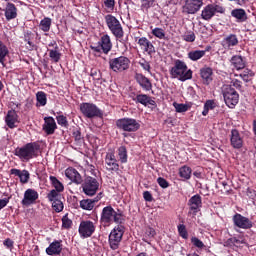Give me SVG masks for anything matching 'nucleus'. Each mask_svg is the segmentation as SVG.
Wrapping results in <instances>:
<instances>
[{"mask_svg":"<svg viewBox=\"0 0 256 256\" xmlns=\"http://www.w3.org/2000/svg\"><path fill=\"white\" fill-rule=\"evenodd\" d=\"M39 29L44 33H49L51 31V18L45 17L40 21Z\"/></svg>","mask_w":256,"mask_h":256,"instance_id":"42","label":"nucleus"},{"mask_svg":"<svg viewBox=\"0 0 256 256\" xmlns=\"http://www.w3.org/2000/svg\"><path fill=\"white\" fill-rule=\"evenodd\" d=\"M59 46H56L55 49H50L49 51V57L53 63H59L61 61V53L58 50Z\"/></svg>","mask_w":256,"mask_h":256,"instance_id":"43","label":"nucleus"},{"mask_svg":"<svg viewBox=\"0 0 256 256\" xmlns=\"http://www.w3.org/2000/svg\"><path fill=\"white\" fill-rule=\"evenodd\" d=\"M191 243H192V245H194V247H197L198 249H203V247H205V244L203 243V241H201L197 237H192Z\"/></svg>","mask_w":256,"mask_h":256,"instance_id":"54","label":"nucleus"},{"mask_svg":"<svg viewBox=\"0 0 256 256\" xmlns=\"http://www.w3.org/2000/svg\"><path fill=\"white\" fill-rule=\"evenodd\" d=\"M215 13H225V8L217 4H208L203 8L201 17L204 21H211Z\"/></svg>","mask_w":256,"mask_h":256,"instance_id":"13","label":"nucleus"},{"mask_svg":"<svg viewBox=\"0 0 256 256\" xmlns=\"http://www.w3.org/2000/svg\"><path fill=\"white\" fill-rule=\"evenodd\" d=\"M91 77H94L97 81L101 79V72L97 70H91Z\"/></svg>","mask_w":256,"mask_h":256,"instance_id":"64","label":"nucleus"},{"mask_svg":"<svg viewBox=\"0 0 256 256\" xmlns=\"http://www.w3.org/2000/svg\"><path fill=\"white\" fill-rule=\"evenodd\" d=\"M37 107H45L47 105V94L43 91L36 93Z\"/></svg>","mask_w":256,"mask_h":256,"instance_id":"40","label":"nucleus"},{"mask_svg":"<svg viewBox=\"0 0 256 256\" xmlns=\"http://www.w3.org/2000/svg\"><path fill=\"white\" fill-rule=\"evenodd\" d=\"M5 123L9 129H15L17 127L16 123H19V115L15 110H9L5 117Z\"/></svg>","mask_w":256,"mask_h":256,"instance_id":"27","label":"nucleus"},{"mask_svg":"<svg viewBox=\"0 0 256 256\" xmlns=\"http://www.w3.org/2000/svg\"><path fill=\"white\" fill-rule=\"evenodd\" d=\"M151 33L157 39H166L165 30L163 28L156 27V28L152 29Z\"/></svg>","mask_w":256,"mask_h":256,"instance_id":"46","label":"nucleus"},{"mask_svg":"<svg viewBox=\"0 0 256 256\" xmlns=\"http://www.w3.org/2000/svg\"><path fill=\"white\" fill-rule=\"evenodd\" d=\"M62 243V240H54L52 243H50L49 247L46 248V253L50 256L61 255V253L63 252Z\"/></svg>","mask_w":256,"mask_h":256,"instance_id":"26","label":"nucleus"},{"mask_svg":"<svg viewBox=\"0 0 256 256\" xmlns=\"http://www.w3.org/2000/svg\"><path fill=\"white\" fill-rule=\"evenodd\" d=\"M72 137L76 145H83V143H85V138L83 134H81V128L77 126L72 128Z\"/></svg>","mask_w":256,"mask_h":256,"instance_id":"35","label":"nucleus"},{"mask_svg":"<svg viewBox=\"0 0 256 256\" xmlns=\"http://www.w3.org/2000/svg\"><path fill=\"white\" fill-rule=\"evenodd\" d=\"M231 65H233L234 69L237 71H241V69H245V58L241 55H234L230 60Z\"/></svg>","mask_w":256,"mask_h":256,"instance_id":"33","label":"nucleus"},{"mask_svg":"<svg viewBox=\"0 0 256 256\" xmlns=\"http://www.w3.org/2000/svg\"><path fill=\"white\" fill-rule=\"evenodd\" d=\"M135 80L143 91H151L153 89V83H151V80L147 78V76L137 73L135 75Z\"/></svg>","mask_w":256,"mask_h":256,"instance_id":"23","label":"nucleus"},{"mask_svg":"<svg viewBox=\"0 0 256 256\" xmlns=\"http://www.w3.org/2000/svg\"><path fill=\"white\" fill-rule=\"evenodd\" d=\"M41 150V145L39 142H29L21 147H17L14 150L15 157H18L20 161L28 163L31 159H37L39 157V151Z\"/></svg>","mask_w":256,"mask_h":256,"instance_id":"2","label":"nucleus"},{"mask_svg":"<svg viewBox=\"0 0 256 256\" xmlns=\"http://www.w3.org/2000/svg\"><path fill=\"white\" fill-rule=\"evenodd\" d=\"M42 130L46 135H53L55 131H57V122H55V118L51 116L45 117Z\"/></svg>","mask_w":256,"mask_h":256,"instance_id":"21","label":"nucleus"},{"mask_svg":"<svg viewBox=\"0 0 256 256\" xmlns=\"http://www.w3.org/2000/svg\"><path fill=\"white\" fill-rule=\"evenodd\" d=\"M231 87H235L238 91H243V82L238 79H234L231 81Z\"/></svg>","mask_w":256,"mask_h":256,"instance_id":"56","label":"nucleus"},{"mask_svg":"<svg viewBox=\"0 0 256 256\" xmlns=\"http://www.w3.org/2000/svg\"><path fill=\"white\" fill-rule=\"evenodd\" d=\"M81 189L88 197H93L99 191V180L92 176H85L81 182Z\"/></svg>","mask_w":256,"mask_h":256,"instance_id":"9","label":"nucleus"},{"mask_svg":"<svg viewBox=\"0 0 256 256\" xmlns=\"http://www.w3.org/2000/svg\"><path fill=\"white\" fill-rule=\"evenodd\" d=\"M49 180H50L52 187H54V189H52L53 191H60L62 193H63V191H65V186L62 184L61 181H59V179H57V177L50 176Z\"/></svg>","mask_w":256,"mask_h":256,"instance_id":"38","label":"nucleus"},{"mask_svg":"<svg viewBox=\"0 0 256 256\" xmlns=\"http://www.w3.org/2000/svg\"><path fill=\"white\" fill-rule=\"evenodd\" d=\"M195 39H197V36H195V32L193 31H189L183 36V40L186 43H194Z\"/></svg>","mask_w":256,"mask_h":256,"instance_id":"52","label":"nucleus"},{"mask_svg":"<svg viewBox=\"0 0 256 256\" xmlns=\"http://www.w3.org/2000/svg\"><path fill=\"white\" fill-rule=\"evenodd\" d=\"M56 121L60 127H65V129H69V121L64 115L56 116Z\"/></svg>","mask_w":256,"mask_h":256,"instance_id":"48","label":"nucleus"},{"mask_svg":"<svg viewBox=\"0 0 256 256\" xmlns=\"http://www.w3.org/2000/svg\"><path fill=\"white\" fill-rule=\"evenodd\" d=\"M37 199H39V192L35 189L28 188L24 192V198L21 201V205H23V207L35 205V203H37Z\"/></svg>","mask_w":256,"mask_h":256,"instance_id":"18","label":"nucleus"},{"mask_svg":"<svg viewBox=\"0 0 256 256\" xmlns=\"http://www.w3.org/2000/svg\"><path fill=\"white\" fill-rule=\"evenodd\" d=\"M241 79L245 81V83H249L255 77V72L253 70L246 68L244 71L240 74Z\"/></svg>","mask_w":256,"mask_h":256,"instance_id":"44","label":"nucleus"},{"mask_svg":"<svg viewBox=\"0 0 256 256\" xmlns=\"http://www.w3.org/2000/svg\"><path fill=\"white\" fill-rule=\"evenodd\" d=\"M137 44L139 45L142 53L144 55H148V57H153V55L157 53L155 45H153V42H151V40H149L147 37L138 38Z\"/></svg>","mask_w":256,"mask_h":256,"instance_id":"15","label":"nucleus"},{"mask_svg":"<svg viewBox=\"0 0 256 256\" xmlns=\"http://www.w3.org/2000/svg\"><path fill=\"white\" fill-rule=\"evenodd\" d=\"M132 101H135V103H140V105H144V107H147V105H152L155 107V105H157L155 100L151 99V97L147 94H138L136 97L132 96Z\"/></svg>","mask_w":256,"mask_h":256,"instance_id":"28","label":"nucleus"},{"mask_svg":"<svg viewBox=\"0 0 256 256\" xmlns=\"http://www.w3.org/2000/svg\"><path fill=\"white\" fill-rule=\"evenodd\" d=\"M193 173V170L191 169V167L184 165L182 167L179 168V177H181L182 179H185L186 181H189V179H191V174Z\"/></svg>","mask_w":256,"mask_h":256,"instance_id":"37","label":"nucleus"},{"mask_svg":"<svg viewBox=\"0 0 256 256\" xmlns=\"http://www.w3.org/2000/svg\"><path fill=\"white\" fill-rule=\"evenodd\" d=\"M33 39H35V34L31 31H27L24 34V41L26 43H28L29 47L28 50L29 51H34V49H37V45H35V43H33Z\"/></svg>","mask_w":256,"mask_h":256,"instance_id":"36","label":"nucleus"},{"mask_svg":"<svg viewBox=\"0 0 256 256\" xmlns=\"http://www.w3.org/2000/svg\"><path fill=\"white\" fill-rule=\"evenodd\" d=\"M204 107H206L210 111L213 110L215 108V101L207 100L204 104Z\"/></svg>","mask_w":256,"mask_h":256,"instance_id":"61","label":"nucleus"},{"mask_svg":"<svg viewBox=\"0 0 256 256\" xmlns=\"http://www.w3.org/2000/svg\"><path fill=\"white\" fill-rule=\"evenodd\" d=\"M123 225L125 223V215L121 210H114L113 206L108 205L105 206L100 214V224L103 227H109V225Z\"/></svg>","mask_w":256,"mask_h":256,"instance_id":"1","label":"nucleus"},{"mask_svg":"<svg viewBox=\"0 0 256 256\" xmlns=\"http://www.w3.org/2000/svg\"><path fill=\"white\" fill-rule=\"evenodd\" d=\"M104 19L112 35H114L117 39H123L125 32L123 31V26L121 25L119 19L112 14H107Z\"/></svg>","mask_w":256,"mask_h":256,"instance_id":"5","label":"nucleus"},{"mask_svg":"<svg viewBox=\"0 0 256 256\" xmlns=\"http://www.w3.org/2000/svg\"><path fill=\"white\" fill-rule=\"evenodd\" d=\"M101 198H93V199H83L80 201V209H83V211H93L95 209V205L99 203V200Z\"/></svg>","mask_w":256,"mask_h":256,"instance_id":"32","label":"nucleus"},{"mask_svg":"<svg viewBox=\"0 0 256 256\" xmlns=\"http://www.w3.org/2000/svg\"><path fill=\"white\" fill-rule=\"evenodd\" d=\"M64 207L65 206L63 205V202L61 201V199L52 202V209H54V211L56 213H61V211H63Z\"/></svg>","mask_w":256,"mask_h":256,"instance_id":"50","label":"nucleus"},{"mask_svg":"<svg viewBox=\"0 0 256 256\" xmlns=\"http://www.w3.org/2000/svg\"><path fill=\"white\" fill-rule=\"evenodd\" d=\"M230 146L232 149H243V145H245L244 137L238 129L233 128L229 134Z\"/></svg>","mask_w":256,"mask_h":256,"instance_id":"16","label":"nucleus"},{"mask_svg":"<svg viewBox=\"0 0 256 256\" xmlns=\"http://www.w3.org/2000/svg\"><path fill=\"white\" fill-rule=\"evenodd\" d=\"M178 233L182 239H189V233L187 232V227L184 224L178 225Z\"/></svg>","mask_w":256,"mask_h":256,"instance_id":"49","label":"nucleus"},{"mask_svg":"<svg viewBox=\"0 0 256 256\" xmlns=\"http://www.w3.org/2000/svg\"><path fill=\"white\" fill-rule=\"evenodd\" d=\"M10 199H11V197L0 199V211H1V209H5V207H7V205H9Z\"/></svg>","mask_w":256,"mask_h":256,"instance_id":"59","label":"nucleus"},{"mask_svg":"<svg viewBox=\"0 0 256 256\" xmlns=\"http://www.w3.org/2000/svg\"><path fill=\"white\" fill-rule=\"evenodd\" d=\"M3 245L8 249H13L14 242L10 238H7L6 240H4Z\"/></svg>","mask_w":256,"mask_h":256,"instance_id":"62","label":"nucleus"},{"mask_svg":"<svg viewBox=\"0 0 256 256\" xmlns=\"http://www.w3.org/2000/svg\"><path fill=\"white\" fill-rule=\"evenodd\" d=\"M4 15L6 17V21H13V19H17V6L11 2L7 3L4 9Z\"/></svg>","mask_w":256,"mask_h":256,"instance_id":"31","label":"nucleus"},{"mask_svg":"<svg viewBox=\"0 0 256 256\" xmlns=\"http://www.w3.org/2000/svg\"><path fill=\"white\" fill-rule=\"evenodd\" d=\"M241 245H247L245 240H239L237 237H234V247H241Z\"/></svg>","mask_w":256,"mask_h":256,"instance_id":"63","label":"nucleus"},{"mask_svg":"<svg viewBox=\"0 0 256 256\" xmlns=\"http://www.w3.org/2000/svg\"><path fill=\"white\" fill-rule=\"evenodd\" d=\"M90 49H92L94 53H104V55H109V52L113 49L111 36H109V34L102 35L97 46H90Z\"/></svg>","mask_w":256,"mask_h":256,"instance_id":"10","label":"nucleus"},{"mask_svg":"<svg viewBox=\"0 0 256 256\" xmlns=\"http://www.w3.org/2000/svg\"><path fill=\"white\" fill-rule=\"evenodd\" d=\"M129 158V155L127 154V147L126 146H120L118 148V159L120 163L125 164L127 163Z\"/></svg>","mask_w":256,"mask_h":256,"instance_id":"41","label":"nucleus"},{"mask_svg":"<svg viewBox=\"0 0 256 256\" xmlns=\"http://www.w3.org/2000/svg\"><path fill=\"white\" fill-rule=\"evenodd\" d=\"M233 223L239 229H251V227H253V222H251L249 218L239 213H236L233 216Z\"/></svg>","mask_w":256,"mask_h":256,"instance_id":"20","label":"nucleus"},{"mask_svg":"<svg viewBox=\"0 0 256 256\" xmlns=\"http://www.w3.org/2000/svg\"><path fill=\"white\" fill-rule=\"evenodd\" d=\"M10 175H15V177H19L20 183H29V179L31 177V174H29L28 170H19L17 168H12L10 170Z\"/></svg>","mask_w":256,"mask_h":256,"instance_id":"30","label":"nucleus"},{"mask_svg":"<svg viewBox=\"0 0 256 256\" xmlns=\"http://www.w3.org/2000/svg\"><path fill=\"white\" fill-rule=\"evenodd\" d=\"M65 175L67 179L72 181V183H75L76 185H81L83 183V177H81V174L77 169L73 167H69L65 170Z\"/></svg>","mask_w":256,"mask_h":256,"instance_id":"24","label":"nucleus"},{"mask_svg":"<svg viewBox=\"0 0 256 256\" xmlns=\"http://www.w3.org/2000/svg\"><path fill=\"white\" fill-rule=\"evenodd\" d=\"M106 170L109 173H119V162L115 157V152H107L105 156Z\"/></svg>","mask_w":256,"mask_h":256,"instance_id":"17","label":"nucleus"},{"mask_svg":"<svg viewBox=\"0 0 256 256\" xmlns=\"http://www.w3.org/2000/svg\"><path fill=\"white\" fill-rule=\"evenodd\" d=\"M116 127L125 133H135L141 129V124L134 118H120L116 120Z\"/></svg>","mask_w":256,"mask_h":256,"instance_id":"6","label":"nucleus"},{"mask_svg":"<svg viewBox=\"0 0 256 256\" xmlns=\"http://www.w3.org/2000/svg\"><path fill=\"white\" fill-rule=\"evenodd\" d=\"M139 65H140V67H142V69H144V71L151 73V64H149V62L147 60H145L144 58L141 59L139 61Z\"/></svg>","mask_w":256,"mask_h":256,"instance_id":"55","label":"nucleus"},{"mask_svg":"<svg viewBox=\"0 0 256 256\" xmlns=\"http://www.w3.org/2000/svg\"><path fill=\"white\" fill-rule=\"evenodd\" d=\"M203 7V0H185V4L182 6V13L185 15H195L199 13Z\"/></svg>","mask_w":256,"mask_h":256,"instance_id":"14","label":"nucleus"},{"mask_svg":"<svg viewBox=\"0 0 256 256\" xmlns=\"http://www.w3.org/2000/svg\"><path fill=\"white\" fill-rule=\"evenodd\" d=\"M145 235H146V237H149V239H152V237H155V235H156L155 229H153V228L146 229Z\"/></svg>","mask_w":256,"mask_h":256,"instance_id":"60","label":"nucleus"},{"mask_svg":"<svg viewBox=\"0 0 256 256\" xmlns=\"http://www.w3.org/2000/svg\"><path fill=\"white\" fill-rule=\"evenodd\" d=\"M123 235H125V226L123 224H118L111 230L108 242L112 251H117V249H119L121 241L123 240Z\"/></svg>","mask_w":256,"mask_h":256,"instance_id":"4","label":"nucleus"},{"mask_svg":"<svg viewBox=\"0 0 256 256\" xmlns=\"http://www.w3.org/2000/svg\"><path fill=\"white\" fill-rule=\"evenodd\" d=\"M104 7L108 9V13L115 11V0H103Z\"/></svg>","mask_w":256,"mask_h":256,"instance_id":"53","label":"nucleus"},{"mask_svg":"<svg viewBox=\"0 0 256 256\" xmlns=\"http://www.w3.org/2000/svg\"><path fill=\"white\" fill-rule=\"evenodd\" d=\"M109 69L114 73H124L131 67V60L126 56H119L109 60Z\"/></svg>","mask_w":256,"mask_h":256,"instance_id":"8","label":"nucleus"},{"mask_svg":"<svg viewBox=\"0 0 256 256\" xmlns=\"http://www.w3.org/2000/svg\"><path fill=\"white\" fill-rule=\"evenodd\" d=\"M80 111L87 119H93L95 117H103V112L93 103L84 102L80 104Z\"/></svg>","mask_w":256,"mask_h":256,"instance_id":"11","label":"nucleus"},{"mask_svg":"<svg viewBox=\"0 0 256 256\" xmlns=\"http://www.w3.org/2000/svg\"><path fill=\"white\" fill-rule=\"evenodd\" d=\"M61 193L60 191L57 190H51L48 194H47V199L50 203H53L55 201H59L61 199Z\"/></svg>","mask_w":256,"mask_h":256,"instance_id":"45","label":"nucleus"},{"mask_svg":"<svg viewBox=\"0 0 256 256\" xmlns=\"http://www.w3.org/2000/svg\"><path fill=\"white\" fill-rule=\"evenodd\" d=\"M174 108L176 109V113H187L189 111V105L187 104H179L177 102H174Z\"/></svg>","mask_w":256,"mask_h":256,"instance_id":"47","label":"nucleus"},{"mask_svg":"<svg viewBox=\"0 0 256 256\" xmlns=\"http://www.w3.org/2000/svg\"><path fill=\"white\" fill-rule=\"evenodd\" d=\"M231 16L237 19L238 23L247 21V12L243 8H236L231 11Z\"/></svg>","mask_w":256,"mask_h":256,"instance_id":"34","label":"nucleus"},{"mask_svg":"<svg viewBox=\"0 0 256 256\" xmlns=\"http://www.w3.org/2000/svg\"><path fill=\"white\" fill-rule=\"evenodd\" d=\"M9 55V48L3 43V41L0 40V63L3 67H6L5 65V58Z\"/></svg>","mask_w":256,"mask_h":256,"instance_id":"39","label":"nucleus"},{"mask_svg":"<svg viewBox=\"0 0 256 256\" xmlns=\"http://www.w3.org/2000/svg\"><path fill=\"white\" fill-rule=\"evenodd\" d=\"M208 51H211V46H206L205 50H191L188 52V59L190 61H199L200 59H203L205 55H207Z\"/></svg>","mask_w":256,"mask_h":256,"instance_id":"29","label":"nucleus"},{"mask_svg":"<svg viewBox=\"0 0 256 256\" xmlns=\"http://www.w3.org/2000/svg\"><path fill=\"white\" fill-rule=\"evenodd\" d=\"M143 198H144V200H146L148 203H151V201H153V194H151V192H149V191H144V192H143Z\"/></svg>","mask_w":256,"mask_h":256,"instance_id":"58","label":"nucleus"},{"mask_svg":"<svg viewBox=\"0 0 256 256\" xmlns=\"http://www.w3.org/2000/svg\"><path fill=\"white\" fill-rule=\"evenodd\" d=\"M172 79H178L185 82L193 79V70L189 69L185 61L176 59L174 60L173 67L169 70Z\"/></svg>","mask_w":256,"mask_h":256,"instance_id":"3","label":"nucleus"},{"mask_svg":"<svg viewBox=\"0 0 256 256\" xmlns=\"http://www.w3.org/2000/svg\"><path fill=\"white\" fill-rule=\"evenodd\" d=\"M188 207L192 211V215H197L203 207V198L201 195L196 194L188 200Z\"/></svg>","mask_w":256,"mask_h":256,"instance_id":"19","label":"nucleus"},{"mask_svg":"<svg viewBox=\"0 0 256 256\" xmlns=\"http://www.w3.org/2000/svg\"><path fill=\"white\" fill-rule=\"evenodd\" d=\"M73 225V221L71 219H69L68 214L64 215L62 217V227L63 229H71Z\"/></svg>","mask_w":256,"mask_h":256,"instance_id":"51","label":"nucleus"},{"mask_svg":"<svg viewBox=\"0 0 256 256\" xmlns=\"http://www.w3.org/2000/svg\"><path fill=\"white\" fill-rule=\"evenodd\" d=\"M157 183L162 189H167L169 187V182L163 177H158Z\"/></svg>","mask_w":256,"mask_h":256,"instance_id":"57","label":"nucleus"},{"mask_svg":"<svg viewBox=\"0 0 256 256\" xmlns=\"http://www.w3.org/2000/svg\"><path fill=\"white\" fill-rule=\"evenodd\" d=\"M199 75L202 79L203 85H211L213 82V68L204 66L200 68Z\"/></svg>","mask_w":256,"mask_h":256,"instance_id":"22","label":"nucleus"},{"mask_svg":"<svg viewBox=\"0 0 256 256\" xmlns=\"http://www.w3.org/2000/svg\"><path fill=\"white\" fill-rule=\"evenodd\" d=\"M222 95L224 97L225 104L229 109H235L239 103V93L231 85H224L222 87Z\"/></svg>","mask_w":256,"mask_h":256,"instance_id":"7","label":"nucleus"},{"mask_svg":"<svg viewBox=\"0 0 256 256\" xmlns=\"http://www.w3.org/2000/svg\"><path fill=\"white\" fill-rule=\"evenodd\" d=\"M221 45L223 49H227L229 51L233 49V47H237L239 45V38H237L235 34H229L223 38Z\"/></svg>","mask_w":256,"mask_h":256,"instance_id":"25","label":"nucleus"},{"mask_svg":"<svg viewBox=\"0 0 256 256\" xmlns=\"http://www.w3.org/2000/svg\"><path fill=\"white\" fill-rule=\"evenodd\" d=\"M96 229L97 227L93 221L82 220L78 228V233L81 239H89V237H93V233H95Z\"/></svg>","mask_w":256,"mask_h":256,"instance_id":"12","label":"nucleus"}]
</instances>
